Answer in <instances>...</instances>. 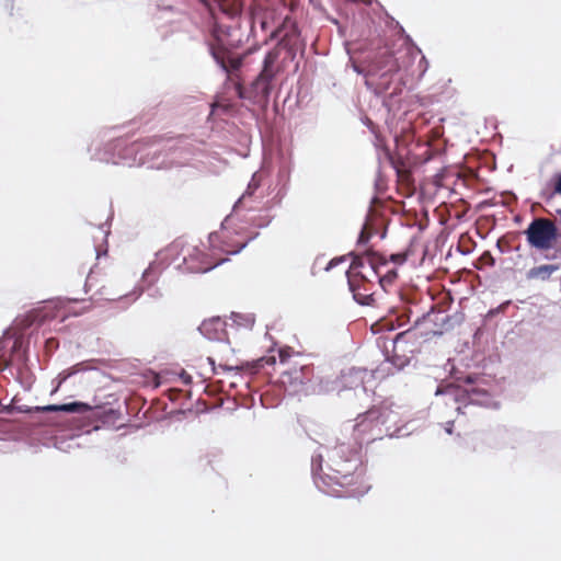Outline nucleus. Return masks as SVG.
<instances>
[{"label":"nucleus","mask_w":561,"mask_h":561,"mask_svg":"<svg viewBox=\"0 0 561 561\" xmlns=\"http://www.w3.org/2000/svg\"><path fill=\"white\" fill-rule=\"evenodd\" d=\"M25 363L22 337H11L7 333L0 339V371L13 366L14 362Z\"/></svg>","instance_id":"obj_11"},{"label":"nucleus","mask_w":561,"mask_h":561,"mask_svg":"<svg viewBox=\"0 0 561 561\" xmlns=\"http://www.w3.org/2000/svg\"><path fill=\"white\" fill-rule=\"evenodd\" d=\"M208 360H209V363H210L211 365H214V359H213V358L208 357Z\"/></svg>","instance_id":"obj_44"},{"label":"nucleus","mask_w":561,"mask_h":561,"mask_svg":"<svg viewBox=\"0 0 561 561\" xmlns=\"http://www.w3.org/2000/svg\"><path fill=\"white\" fill-rule=\"evenodd\" d=\"M260 183H261V176L257 174V173H254L252 175V179L251 181L249 182L248 184V188L245 191V193L242 195V197L238 201V203L236 204V206H238V204H241L243 199H245L247 196H250L254 193V191L260 186Z\"/></svg>","instance_id":"obj_24"},{"label":"nucleus","mask_w":561,"mask_h":561,"mask_svg":"<svg viewBox=\"0 0 561 561\" xmlns=\"http://www.w3.org/2000/svg\"><path fill=\"white\" fill-rule=\"evenodd\" d=\"M453 426H454V422L453 421H448L445 423V432L447 434H451L453 433Z\"/></svg>","instance_id":"obj_38"},{"label":"nucleus","mask_w":561,"mask_h":561,"mask_svg":"<svg viewBox=\"0 0 561 561\" xmlns=\"http://www.w3.org/2000/svg\"><path fill=\"white\" fill-rule=\"evenodd\" d=\"M277 182H278L277 185H279V187L277 188V192H276L275 196L273 197L274 205H278L287 193V185L289 182V171L285 170V169L279 170V172L277 174Z\"/></svg>","instance_id":"obj_22"},{"label":"nucleus","mask_w":561,"mask_h":561,"mask_svg":"<svg viewBox=\"0 0 561 561\" xmlns=\"http://www.w3.org/2000/svg\"><path fill=\"white\" fill-rule=\"evenodd\" d=\"M430 320H431V319H430V314H423V316H422V318H417V320H416L415 324H419L420 322L425 323V322H427V321H430Z\"/></svg>","instance_id":"obj_39"},{"label":"nucleus","mask_w":561,"mask_h":561,"mask_svg":"<svg viewBox=\"0 0 561 561\" xmlns=\"http://www.w3.org/2000/svg\"><path fill=\"white\" fill-rule=\"evenodd\" d=\"M273 220V216L265 214L253 219V225L256 228H266Z\"/></svg>","instance_id":"obj_27"},{"label":"nucleus","mask_w":561,"mask_h":561,"mask_svg":"<svg viewBox=\"0 0 561 561\" xmlns=\"http://www.w3.org/2000/svg\"><path fill=\"white\" fill-rule=\"evenodd\" d=\"M409 62L410 57L407 50H398L396 53L385 50L374 57L368 73L379 77L380 79H386L405 70Z\"/></svg>","instance_id":"obj_7"},{"label":"nucleus","mask_w":561,"mask_h":561,"mask_svg":"<svg viewBox=\"0 0 561 561\" xmlns=\"http://www.w3.org/2000/svg\"><path fill=\"white\" fill-rule=\"evenodd\" d=\"M397 277V272L394 270L388 271L383 276L379 277V283L383 286L386 283L390 284Z\"/></svg>","instance_id":"obj_31"},{"label":"nucleus","mask_w":561,"mask_h":561,"mask_svg":"<svg viewBox=\"0 0 561 561\" xmlns=\"http://www.w3.org/2000/svg\"><path fill=\"white\" fill-rule=\"evenodd\" d=\"M345 256H337V257H334L325 266V271L327 272H330L331 270H333L335 266H337L339 264L345 262Z\"/></svg>","instance_id":"obj_32"},{"label":"nucleus","mask_w":561,"mask_h":561,"mask_svg":"<svg viewBox=\"0 0 561 561\" xmlns=\"http://www.w3.org/2000/svg\"><path fill=\"white\" fill-rule=\"evenodd\" d=\"M368 265L371 272L379 277L378 265H383L385 261L377 253H367L365 257L355 256L353 259L351 267L354 270L364 268Z\"/></svg>","instance_id":"obj_17"},{"label":"nucleus","mask_w":561,"mask_h":561,"mask_svg":"<svg viewBox=\"0 0 561 561\" xmlns=\"http://www.w3.org/2000/svg\"><path fill=\"white\" fill-rule=\"evenodd\" d=\"M410 335H411V331L410 330L397 334V336L393 340V347H394V350L398 348L400 343L408 342V339L410 337Z\"/></svg>","instance_id":"obj_30"},{"label":"nucleus","mask_w":561,"mask_h":561,"mask_svg":"<svg viewBox=\"0 0 561 561\" xmlns=\"http://www.w3.org/2000/svg\"><path fill=\"white\" fill-rule=\"evenodd\" d=\"M294 375H295V377H294L295 381H297V382H299V383H304V380H302V378L300 377V375H301V373H300V371L295 370V371H294Z\"/></svg>","instance_id":"obj_40"},{"label":"nucleus","mask_w":561,"mask_h":561,"mask_svg":"<svg viewBox=\"0 0 561 561\" xmlns=\"http://www.w3.org/2000/svg\"><path fill=\"white\" fill-rule=\"evenodd\" d=\"M225 260H213L207 253L201 250L197 245L186 244L185 252L183 253L182 263L176 265L178 268H182L190 273H207L221 263Z\"/></svg>","instance_id":"obj_9"},{"label":"nucleus","mask_w":561,"mask_h":561,"mask_svg":"<svg viewBox=\"0 0 561 561\" xmlns=\"http://www.w3.org/2000/svg\"><path fill=\"white\" fill-rule=\"evenodd\" d=\"M348 286L356 302L363 306H369L373 304V294L369 293L365 287L356 286L355 282L351 278H348Z\"/></svg>","instance_id":"obj_20"},{"label":"nucleus","mask_w":561,"mask_h":561,"mask_svg":"<svg viewBox=\"0 0 561 561\" xmlns=\"http://www.w3.org/2000/svg\"><path fill=\"white\" fill-rule=\"evenodd\" d=\"M370 239V234L366 232V229L365 227L362 229L359 236H358V239H357V244L358 245H365L368 243Z\"/></svg>","instance_id":"obj_33"},{"label":"nucleus","mask_w":561,"mask_h":561,"mask_svg":"<svg viewBox=\"0 0 561 561\" xmlns=\"http://www.w3.org/2000/svg\"><path fill=\"white\" fill-rule=\"evenodd\" d=\"M37 412H44V411H53V412H67V413H84L92 411V408L83 402H70V403H64V404H50L46 407H36L34 408Z\"/></svg>","instance_id":"obj_16"},{"label":"nucleus","mask_w":561,"mask_h":561,"mask_svg":"<svg viewBox=\"0 0 561 561\" xmlns=\"http://www.w3.org/2000/svg\"><path fill=\"white\" fill-rule=\"evenodd\" d=\"M379 410V423H381V427L387 430V434L385 437H401L409 434V432L404 431V426H399L400 423V413L392 408L390 404H382L380 407H376Z\"/></svg>","instance_id":"obj_13"},{"label":"nucleus","mask_w":561,"mask_h":561,"mask_svg":"<svg viewBox=\"0 0 561 561\" xmlns=\"http://www.w3.org/2000/svg\"><path fill=\"white\" fill-rule=\"evenodd\" d=\"M278 59L276 50H268L263 59L262 70L251 82L248 90L240 84L236 87L239 98L250 99L253 103H266L272 92V82L276 76L275 64Z\"/></svg>","instance_id":"obj_5"},{"label":"nucleus","mask_w":561,"mask_h":561,"mask_svg":"<svg viewBox=\"0 0 561 561\" xmlns=\"http://www.w3.org/2000/svg\"><path fill=\"white\" fill-rule=\"evenodd\" d=\"M94 248H95V252H96V257L98 259L101 256V254L105 255L107 253V249L106 248H104L103 250L101 249L102 244H95Z\"/></svg>","instance_id":"obj_35"},{"label":"nucleus","mask_w":561,"mask_h":561,"mask_svg":"<svg viewBox=\"0 0 561 561\" xmlns=\"http://www.w3.org/2000/svg\"><path fill=\"white\" fill-rule=\"evenodd\" d=\"M108 146L119 148V164L128 167L146 164L150 169H169L185 165L193 157L191 144L182 137L153 136L130 144L117 138Z\"/></svg>","instance_id":"obj_2"},{"label":"nucleus","mask_w":561,"mask_h":561,"mask_svg":"<svg viewBox=\"0 0 561 561\" xmlns=\"http://www.w3.org/2000/svg\"><path fill=\"white\" fill-rule=\"evenodd\" d=\"M116 139L117 138L105 140V137H98L96 139L92 140L91 145L88 148L90 159L105 163L119 164V148L108 146Z\"/></svg>","instance_id":"obj_12"},{"label":"nucleus","mask_w":561,"mask_h":561,"mask_svg":"<svg viewBox=\"0 0 561 561\" xmlns=\"http://www.w3.org/2000/svg\"><path fill=\"white\" fill-rule=\"evenodd\" d=\"M78 371H80L79 367L78 366H73L71 367L70 369L68 370H64L62 373H60L57 377V380H58V385L57 387H59L62 382H65L69 377H71L72 375L77 374Z\"/></svg>","instance_id":"obj_28"},{"label":"nucleus","mask_w":561,"mask_h":561,"mask_svg":"<svg viewBox=\"0 0 561 561\" xmlns=\"http://www.w3.org/2000/svg\"><path fill=\"white\" fill-rule=\"evenodd\" d=\"M163 374L165 376L178 377L184 385H190L192 382V376L188 375L184 369H181L179 373L165 370Z\"/></svg>","instance_id":"obj_25"},{"label":"nucleus","mask_w":561,"mask_h":561,"mask_svg":"<svg viewBox=\"0 0 561 561\" xmlns=\"http://www.w3.org/2000/svg\"><path fill=\"white\" fill-rule=\"evenodd\" d=\"M528 243L539 250H548L551 242L558 237V229L553 221L546 218H535L525 230Z\"/></svg>","instance_id":"obj_8"},{"label":"nucleus","mask_w":561,"mask_h":561,"mask_svg":"<svg viewBox=\"0 0 561 561\" xmlns=\"http://www.w3.org/2000/svg\"><path fill=\"white\" fill-rule=\"evenodd\" d=\"M391 261L394 262V263H399V264H402L404 262V257L400 254H392L390 256Z\"/></svg>","instance_id":"obj_37"},{"label":"nucleus","mask_w":561,"mask_h":561,"mask_svg":"<svg viewBox=\"0 0 561 561\" xmlns=\"http://www.w3.org/2000/svg\"><path fill=\"white\" fill-rule=\"evenodd\" d=\"M380 84L382 85L383 89H388V82H385V83L382 82Z\"/></svg>","instance_id":"obj_43"},{"label":"nucleus","mask_w":561,"mask_h":561,"mask_svg":"<svg viewBox=\"0 0 561 561\" xmlns=\"http://www.w3.org/2000/svg\"><path fill=\"white\" fill-rule=\"evenodd\" d=\"M484 379L468 375L465 378L466 386L455 387L453 385L438 386L435 390V396H447L448 400L457 403L456 410L458 413L465 414L467 409L472 407H493L494 401L492 394L482 387ZM447 404L449 401L446 402Z\"/></svg>","instance_id":"obj_3"},{"label":"nucleus","mask_w":561,"mask_h":561,"mask_svg":"<svg viewBox=\"0 0 561 561\" xmlns=\"http://www.w3.org/2000/svg\"><path fill=\"white\" fill-rule=\"evenodd\" d=\"M409 363L405 356L393 355L387 358L376 370L368 371L365 368L351 367L341 373L340 383L344 389H358L366 391L365 382L368 377L382 378L401 370Z\"/></svg>","instance_id":"obj_4"},{"label":"nucleus","mask_w":561,"mask_h":561,"mask_svg":"<svg viewBox=\"0 0 561 561\" xmlns=\"http://www.w3.org/2000/svg\"><path fill=\"white\" fill-rule=\"evenodd\" d=\"M210 53L216 64L225 71L229 73L231 71L238 70L242 65L241 58H227L225 51L216 50L214 47H210Z\"/></svg>","instance_id":"obj_18"},{"label":"nucleus","mask_w":561,"mask_h":561,"mask_svg":"<svg viewBox=\"0 0 561 561\" xmlns=\"http://www.w3.org/2000/svg\"><path fill=\"white\" fill-rule=\"evenodd\" d=\"M7 411L9 413H12L13 411H19V412H25V413H28L32 411V408H22V407H15L14 404H10L8 408H7Z\"/></svg>","instance_id":"obj_34"},{"label":"nucleus","mask_w":561,"mask_h":561,"mask_svg":"<svg viewBox=\"0 0 561 561\" xmlns=\"http://www.w3.org/2000/svg\"><path fill=\"white\" fill-rule=\"evenodd\" d=\"M379 410L374 407L367 412L356 417V423L352 426L355 446L359 449L363 444H369L377 439H382L387 434V430L381 427L379 423Z\"/></svg>","instance_id":"obj_6"},{"label":"nucleus","mask_w":561,"mask_h":561,"mask_svg":"<svg viewBox=\"0 0 561 561\" xmlns=\"http://www.w3.org/2000/svg\"><path fill=\"white\" fill-rule=\"evenodd\" d=\"M228 322L220 317H213L204 320L198 327V331L209 341H222L227 335Z\"/></svg>","instance_id":"obj_14"},{"label":"nucleus","mask_w":561,"mask_h":561,"mask_svg":"<svg viewBox=\"0 0 561 561\" xmlns=\"http://www.w3.org/2000/svg\"><path fill=\"white\" fill-rule=\"evenodd\" d=\"M420 62H425V68H427V60L424 56H422Z\"/></svg>","instance_id":"obj_42"},{"label":"nucleus","mask_w":561,"mask_h":561,"mask_svg":"<svg viewBox=\"0 0 561 561\" xmlns=\"http://www.w3.org/2000/svg\"><path fill=\"white\" fill-rule=\"evenodd\" d=\"M259 233H255L253 237L244 240V241H239L237 242L236 244H228V243H225V245L222 247V251L226 252L227 254H238L240 253L247 245L248 243L253 240L254 238L257 237Z\"/></svg>","instance_id":"obj_23"},{"label":"nucleus","mask_w":561,"mask_h":561,"mask_svg":"<svg viewBox=\"0 0 561 561\" xmlns=\"http://www.w3.org/2000/svg\"><path fill=\"white\" fill-rule=\"evenodd\" d=\"M353 70L358 75H365L364 70L356 64H353Z\"/></svg>","instance_id":"obj_41"},{"label":"nucleus","mask_w":561,"mask_h":561,"mask_svg":"<svg viewBox=\"0 0 561 561\" xmlns=\"http://www.w3.org/2000/svg\"><path fill=\"white\" fill-rule=\"evenodd\" d=\"M311 474L317 489L331 496L358 497L370 489L360 449L346 443L319 446L311 457Z\"/></svg>","instance_id":"obj_1"},{"label":"nucleus","mask_w":561,"mask_h":561,"mask_svg":"<svg viewBox=\"0 0 561 561\" xmlns=\"http://www.w3.org/2000/svg\"><path fill=\"white\" fill-rule=\"evenodd\" d=\"M186 243L182 240H175L169 244L165 249L160 251L157 255L161 263L164 265H171L182 263L183 253L185 252Z\"/></svg>","instance_id":"obj_15"},{"label":"nucleus","mask_w":561,"mask_h":561,"mask_svg":"<svg viewBox=\"0 0 561 561\" xmlns=\"http://www.w3.org/2000/svg\"><path fill=\"white\" fill-rule=\"evenodd\" d=\"M108 233V227L106 225H101L96 228L95 233L93 234V239L95 242L100 240L102 243H106Z\"/></svg>","instance_id":"obj_26"},{"label":"nucleus","mask_w":561,"mask_h":561,"mask_svg":"<svg viewBox=\"0 0 561 561\" xmlns=\"http://www.w3.org/2000/svg\"><path fill=\"white\" fill-rule=\"evenodd\" d=\"M559 268L560 267L557 264L535 266L527 272L526 277L527 279L548 280L554 272L559 271Z\"/></svg>","instance_id":"obj_19"},{"label":"nucleus","mask_w":561,"mask_h":561,"mask_svg":"<svg viewBox=\"0 0 561 561\" xmlns=\"http://www.w3.org/2000/svg\"><path fill=\"white\" fill-rule=\"evenodd\" d=\"M161 270L156 266V263H151L142 273L141 282L142 284L135 287V289L124 296L118 298L119 301L128 299V305L136 301L144 293L153 300L161 299L163 297V293L160 287L156 285V282L159 278Z\"/></svg>","instance_id":"obj_10"},{"label":"nucleus","mask_w":561,"mask_h":561,"mask_svg":"<svg viewBox=\"0 0 561 561\" xmlns=\"http://www.w3.org/2000/svg\"><path fill=\"white\" fill-rule=\"evenodd\" d=\"M231 322L228 323V328H243L251 329L255 322V318L252 313H236L232 312L230 317Z\"/></svg>","instance_id":"obj_21"},{"label":"nucleus","mask_w":561,"mask_h":561,"mask_svg":"<svg viewBox=\"0 0 561 561\" xmlns=\"http://www.w3.org/2000/svg\"><path fill=\"white\" fill-rule=\"evenodd\" d=\"M554 192L561 194V173L557 175Z\"/></svg>","instance_id":"obj_36"},{"label":"nucleus","mask_w":561,"mask_h":561,"mask_svg":"<svg viewBox=\"0 0 561 561\" xmlns=\"http://www.w3.org/2000/svg\"><path fill=\"white\" fill-rule=\"evenodd\" d=\"M226 222H227V219H226V220H225V222L222 224V231H221V232H213V233H210V234H209V237H208V241H209V244H210L211 247H216V243H217L219 240H221V239L226 238V236L224 234V233H225V229H226V227H225V224H226Z\"/></svg>","instance_id":"obj_29"}]
</instances>
